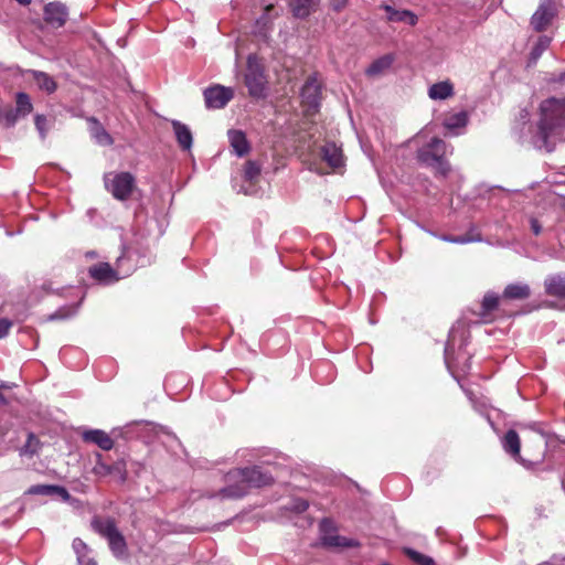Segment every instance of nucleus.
Returning a JSON list of instances; mask_svg holds the SVG:
<instances>
[{
    "instance_id": "nucleus-1",
    "label": "nucleus",
    "mask_w": 565,
    "mask_h": 565,
    "mask_svg": "<svg viewBox=\"0 0 565 565\" xmlns=\"http://www.w3.org/2000/svg\"><path fill=\"white\" fill-rule=\"evenodd\" d=\"M225 478L228 484L209 498L220 495L222 499H241L248 494L250 488H264L275 483L271 473L259 466L233 469Z\"/></svg>"
},
{
    "instance_id": "nucleus-2",
    "label": "nucleus",
    "mask_w": 565,
    "mask_h": 565,
    "mask_svg": "<svg viewBox=\"0 0 565 565\" xmlns=\"http://www.w3.org/2000/svg\"><path fill=\"white\" fill-rule=\"evenodd\" d=\"M541 118L537 124L536 138L540 140L539 148L552 152L555 142L552 137H558L565 129V98L550 97L540 104Z\"/></svg>"
},
{
    "instance_id": "nucleus-3",
    "label": "nucleus",
    "mask_w": 565,
    "mask_h": 565,
    "mask_svg": "<svg viewBox=\"0 0 565 565\" xmlns=\"http://www.w3.org/2000/svg\"><path fill=\"white\" fill-rule=\"evenodd\" d=\"M501 445L508 455L526 469H534L544 461L547 446L543 440H539V450L535 458H523L521 456V440L519 434L514 429H509L504 434L501 439Z\"/></svg>"
},
{
    "instance_id": "nucleus-4",
    "label": "nucleus",
    "mask_w": 565,
    "mask_h": 565,
    "mask_svg": "<svg viewBox=\"0 0 565 565\" xmlns=\"http://www.w3.org/2000/svg\"><path fill=\"white\" fill-rule=\"evenodd\" d=\"M244 83L250 97L263 99L267 96V77L264 67L253 56L247 58V68L244 76Z\"/></svg>"
},
{
    "instance_id": "nucleus-5",
    "label": "nucleus",
    "mask_w": 565,
    "mask_h": 565,
    "mask_svg": "<svg viewBox=\"0 0 565 565\" xmlns=\"http://www.w3.org/2000/svg\"><path fill=\"white\" fill-rule=\"evenodd\" d=\"M110 192L113 198L120 202L140 200L142 196L136 177L130 172L116 173L110 182Z\"/></svg>"
},
{
    "instance_id": "nucleus-6",
    "label": "nucleus",
    "mask_w": 565,
    "mask_h": 565,
    "mask_svg": "<svg viewBox=\"0 0 565 565\" xmlns=\"http://www.w3.org/2000/svg\"><path fill=\"white\" fill-rule=\"evenodd\" d=\"M322 85L318 81V74L309 75L301 87V103L307 108V113L315 114L319 110L321 102Z\"/></svg>"
},
{
    "instance_id": "nucleus-7",
    "label": "nucleus",
    "mask_w": 565,
    "mask_h": 565,
    "mask_svg": "<svg viewBox=\"0 0 565 565\" xmlns=\"http://www.w3.org/2000/svg\"><path fill=\"white\" fill-rule=\"evenodd\" d=\"M558 10L555 0H541L536 11L531 17L530 24L536 32H543L557 17Z\"/></svg>"
},
{
    "instance_id": "nucleus-8",
    "label": "nucleus",
    "mask_w": 565,
    "mask_h": 565,
    "mask_svg": "<svg viewBox=\"0 0 565 565\" xmlns=\"http://www.w3.org/2000/svg\"><path fill=\"white\" fill-rule=\"evenodd\" d=\"M205 106L211 109L224 108L234 97V90L231 87L214 85L203 92Z\"/></svg>"
},
{
    "instance_id": "nucleus-9",
    "label": "nucleus",
    "mask_w": 565,
    "mask_h": 565,
    "mask_svg": "<svg viewBox=\"0 0 565 565\" xmlns=\"http://www.w3.org/2000/svg\"><path fill=\"white\" fill-rule=\"evenodd\" d=\"M108 545L114 554V556L118 559H127L129 557V552L127 547V543L122 534L117 530L114 521L108 519Z\"/></svg>"
},
{
    "instance_id": "nucleus-10",
    "label": "nucleus",
    "mask_w": 565,
    "mask_h": 565,
    "mask_svg": "<svg viewBox=\"0 0 565 565\" xmlns=\"http://www.w3.org/2000/svg\"><path fill=\"white\" fill-rule=\"evenodd\" d=\"M380 9L385 11V19L390 23H405L414 26L418 22V17L411 10L396 9L395 7L386 3L381 4Z\"/></svg>"
},
{
    "instance_id": "nucleus-11",
    "label": "nucleus",
    "mask_w": 565,
    "mask_h": 565,
    "mask_svg": "<svg viewBox=\"0 0 565 565\" xmlns=\"http://www.w3.org/2000/svg\"><path fill=\"white\" fill-rule=\"evenodd\" d=\"M68 13L66 7L61 2H51L44 8V20L54 28L65 24Z\"/></svg>"
},
{
    "instance_id": "nucleus-12",
    "label": "nucleus",
    "mask_w": 565,
    "mask_h": 565,
    "mask_svg": "<svg viewBox=\"0 0 565 565\" xmlns=\"http://www.w3.org/2000/svg\"><path fill=\"white\" fill-rule=\"evenodd\" d=\"M332 525V522L328 519H323L320 523V529L324 533L321 536V543L328 547H352L355 544L352 540H349L344 536L337 534H328L329 527Z\"/></svg>"
},
{
    "instance_id": "nucleus-13",
    "label": "nucleus",
    "mask_w": 565,
    "mask_h": 565,
    "mask_svg": "<svg viewBox=\"0 0 565 565\" xmlns=\"http://www.w3.org/2000/svg\"><path fill=\"white\" fill-rule=\"evenodd\" d=\"M502 296L500 297L494 291H487L482 298L479 317L486 321H492V312L500 309Z\"/></svg>"
},
{
    "instance_id": "nucleus-14",
    "label": "nucleus",
    "mask_w": 565,
    "mask_h": 565,
    "mask_svg": "<svg viewBox=\"0 0 565 565\" xmlns=\"http://www.w3.org/2000/svg\"><path fill=\"white\" fill-rule=\"evenodd\" d=\"M417 159L426 166L437 167L443 175H446L450 170L448 162L437 157V154L430 149L429 145L418 150Z\"/></svg>"
},
{
    "instance_id": "nucleus-15",
    "label": "nucleus",
    "mask_w": 565,
    "mask_h": 565,
    "mask_svg": "<svg viewBox=\"0 0 565 565\" xmlns=\"http://www.w3.org/2000/svg\"><path fill=\"white\" fill-rule=\"evenodd\" d=\"M71 297L77 298V302L60 307L55 312L47 316L46 320H66L74 317L85 295L79 289H77Z\"/></svg>"
},
{
    "instance_id": "nucleus-16",
    "label": "nucleus",
    "mask_w": 565,
    "mask_h": 565,
    "mask_svg": "<svg viewBox=\"0 0 565 565\" xmlns=\"http://www.w3.org/2000/svg\"><path fill=\"white\" fill-rule=\"evenodd\" d=\"M544 290L547 296L565 299V275L556 274L546 277Z\"/></svg>"
},
{
    "instance_id": "nucleus-17",
    "label": "nucleus",
    "mask_w": 565,
    "mask_h": 565,
    "mask_svg": "<svg viewBox=\"0 0 565 565\" xmlns=\"http://www.w3.org/2000/svg\"><path fill=\"white\" fill-rule=\"evenodd\" d=\"M228 139L233 151L238 157H244L250 151V145L242 130H228Z\"/></svg>"
},
{
    "instance_id": "nucleus-18",
    "label": "nucleus",
    "mask_w": 565,
    "mask_h": 565,
    "mask_svg": "<svg viewBox=\"0 0 565 565\" xmlns=\"http://www.w3.org/2000/svg\"><path fill=\"white\" fill-rule=\"evenodd\" d=\"M171 125L180 148L182 150H190L193 145V136L190 128L179 120H172Z\"/></svg>"
},
{
    "instance_id": "nucleus-19",
    "label": "nucleus",
    "mask_w": 565,
    "mask_h": 565,
    "mask_svg": "<svg viewBox=\"0 0 565 565\" xmlns=\"http://www.w3.org/2000/svg\"><path fill=\"white\" fill-rule=\"evenodd\" d=\"M321 158L333 169L343 166L342 150L334 142H327L321 147Z\"/></svg>"
},
{
    "instance_id": "nucleus-20",
    "label": "nucleus",
    "mask_w": 565,
    "mask_h": 565,
    "mask_svg": "<svg viewBox=\"0 0 565 565\" xmlns=\"http://www.w3.org/2000/svg\"><path fill=\"white\" fill-rule=\"evenodd\" d=\"M531 296V288L527 284H509L502 292L504 300H525Z\"/></svg>"
},
{
    "instance_id": "nucleus-21",
    "label": "nucleus",
    "mask_w": 565,
    "mask_h": 565,
    "mask_svg": "<svg viewBox=\"0 0 565 565\" xmlns=\"http://www.w3.org/2000/svg\"><path fill=\"white\" fill-rule=\"evenodd\" d=\"M110 64L111 74L115 76L116 89H119L122 93L131 90V84L126 76L125 67L119 63V61H115L114 58H111Z\"/></svg>"
},
{
    "instance_id": "nucleus-22",
    "label": "nucleus",
    "mask_w": 565,
    "mask_h": 565,
    "mask_svg": "<svg viewBox=\"0 0 565 565\" xmlns=\"http://www.w3.org/2000/svg\"><path fill=\"white\" fill-rule=\"evenodd\" d=\"M454 94V85L448 79L435 83L428 89V96L434 100H444L449 97H452Z\"/></svg>"
},
{
    "instance_id": "nucleus-23",
    "label": "nucleus",
    "mask_w": 565,
    "mask_h": 565,
    "mask_svg": "<svg viewBox=\"0 0 565 565\" xmlns=\"http://www.w3.org/2000/svg\"><path fill=\"white\" fill-rule=\"evenodd\" d=\"M77 289L73 287L67 288H53V282L51 280H47L43 282L40 287H34L32 290V294L36 296L38 298L43 297L44 295H51L56 294L61 297H68L72 296Z\"/></svg>"
},
{
    "instance_id": "nucleus-24",
    "label": "nucleus",
    "mask_w": 565,
    "mask_h": 565,
    "mask_svg": "<svg viewBox=\"0 0 565 565\" xmlns=\"http://www.w3.org/2000/svg\"><path fill=\"white\" fill-rule=\"evenodd\" d=\"M28 493L30 494H41V495H60L63 500H68L70 493L68 491L61 486H53V484H35L32 486Z\"/></svg>"
},
{
    "instance_id": "nucleus-25",
    "label": "nucleus",
    "mask_w": 565,
    "mask_h": 565,
    "mask_svg": "<svg viewBox=\"0 0 565 565\" xmlns=\"http://www.w3.org/2000/svg\"><path fill=\"white\" fill-rule=\"evenodd\" d=\"M319 0H290L289 6L296 18H307L316 8Z\"/></svg>"
},
{
    "instance_id": "nucleus-26",
    "label": "nucleus",
    "mask_w": 565,
    "mask_h": 565,
    "mask_svg": "<svg viewBox=\"0 0 565 565\" xmlns=\"http://www.w3.org/2000/svg\"><path fill=\"white\" fill-rule=\"evenodd\" d=\"M262 173V164L256 160H247L244 164L243 179L250 185L256 184Z\"/></svg>"
},
{
    "instance_id": "nucleus-27",
    "label": "nucleus",
    "mask_w": 565,
    "mask_h": 565,
    "mask_svg": "<svg viewBox=\"0 0 565 565\" xmlns=\"http://www.w3.org/2000/svg\"><path fill=\"white\" fill-rule=\"evenodd\" d=\"M551 44V39L546 35H542L539 38L537 42L533 46V49L530 52L529 55V63L527 65H534L536 64L537 60L541 57L543 52L548 49Z\"/></svg>"
},
{
    "instance_id": "nucleus-28",
    "label": "nucleus",
    "mask_w": 565,
    "mask_h": 565,
    "mask_svg": "<svg viewBox=\"0 0 565 565\" xmlns=\"http://www.w3.org/2000/svg\"><path fill=\"white\" fill-rule=\"evenodd\" d=\"M33 79L40 89L51 94L56 89V83L54 79L44 72L33 71Z\"/></svg>"
},
{
    "instance_id": "nucleus-29",
    "label": "nucleus",
    "mask_w": 565,
    "mask_h": 565,
    "mask_svg": "<svg viewBox=\"0 0 565 565\" xmlns=\"http://www.w3.org/2000/svg\"><path fill=\"white\" fill-rule=\"evenodd\" d=\"M21 117H25L33 110V105L31 103V98L26 93L19 92L15 95V108H14Z\"/></svg>"
},
{
    "instance_id": "nucleus-30",
    "label": "nucleus",
    "mask_w": 565,
    "mask_h": 565,
    "mask_svg": "<svg viewBox=\"0 0 565 565\" xmlns=\"http://www.w3.org/2000/svg\"><path fill=\"white\" fill-rule=\"evenodd\" d=\"M403 554L417 565H436L434 558L412 547H403Z\"/></svg>"
},
{
    "instance_id": "nucleus-31",
    "label": "nucleus",
    "mask_w": 565,
    "mask_h": 565,
    "mask_svg": "<svg viewBox=\"0 0 565 565\" xmlns=\"http://www.w3.org/2000/svg\"><path fill=\"white\" fill-rule=\"evenodd\" d=\"M393 63V57L391 55H384L377 60H375L366 70L367 75H379L383 71L391 67Z\"/></svg>"
},
{
    "instance_id": "nucleus-32",
    "label": "nucleus",
    "mask_w": 565,
    "mask_h": 565,
    "mask_svg": "<svg viewBox=\"0 0 565 565\" xmlns=\"http://www.w3.org/2000/svg\"><path fill=\"white\" fill-rule=\"evenodd\" d=\"M40 448H41L40 439L33 433H29L25 444L20 449V455L32 457L35 454H38Z\"/></svg>"
},
{
    "instance_id": "nucleus-33",
    "label": "nucleus",
    "mask_w": 565,
    "mask_h": 565,
    "mask_svg": "<svg viewBox=\"0 0 565 565\" xmlns=\"http://www.w3.org/2000/svg\"><path fill=\"white\" fill-rule=\"evenodd\" d=\"M83 439L84 441L96 444L103 450H106V433L104 430H86L83 433Z\"/></svg>"
},
{
    "instance_id": "nucleus-34",
    "label": "nucleus",
    "mask_w": 565,
    "mask_h": 565,
    "mask_svg": "<svg viewBox=\"0 0 565 565\" xmlns=\"http://www.w3.org/2000/svg\"><path fill=\"white\" fill-rule=\"evenodd\" d=\"M108 476H111V478L119 483L125 482L127 477L126 463L119 460L113 466H108Z\"/></svg>"
},
{
    "instance_id": "nucleus-35",
    "label": "nucleus",
    "mask_w": 565,
    "mask_h": 565,
    "mask_svg": "<svg viewBox=\"0 0 565 565\" xmlns=\"http://www.w3.org/2000/svg\"><path fill=\"white\" fill-rule=\"evenodd\" d=\"M468 122V115L466 111L454 114L445 119V126L449 129L465 127Z\"/></svg>"
},
{
    "instance_id": "nucleus-36",
    "label": "nucleus",
    "mask_w": 565,
    "mask_h": 565,
    "mask_svg": "<svg viewBox=\"0 0 565 565\" xmlns=\"http://www.w3.org/2000/svg\"><path fill=\"white\" fill-rule=\"evenodd\" d=\"M19 117H21V115L12 107L0 111V121L4 122L7 127L14 126Z\"/></svg>"
},
{
    "instance_id": "nucleus-37",
    "label": "nucleus",
    "mask_w": 565,
    "mask_h": 565,
    "mask_svg": "<svg viewBox=\"0 0 565 565\" xmlns=\"http://www.w3.org/2000/svg\"><path fill=\"white\" fill-rule=\"evenodd\" d=\"M89 276L97 281L106 280V263H99L88 269Z\"/></svg>"
},
{
    "instance_id": "nucleus-38",
    "label": "nucleus",
    "mask_w": 565,
    "mask_h": 565,
    "mask_svg": "<svg viewBox=\"0 0 565 565\" xmlns=\"http://www.w3.org/2000/svg\"><path fill=\"white\" fill-rule=\"evenodd\" d=\"M430 149L437 154V157H439L441 160H445V154H446V143L444 140L437 138V137H434L429 142H428Z\"/></svg>"
},
{
    "instance_id": "nucleus-39",
    "label": "nucleus",
    "mask_w": 565,
    "mask_h": 565,
    "mask_svg": "<svg viewBox=\"0 0 565 565\" xmlns=\"http://www.w3.org/2000/svg\"><path fill=\"white\" fill-rule=\"evenodd\" d=\"M34 125H35V128L38 129L39 134L41 135V138L44 139L46 137V134L49 130L46 116L38 114L34 117Z\"/></svg>"
},
{
    "instance_id": "nucleus-40",
    "label": "nucleus",
    "mask_w": 565,
    "mask_h": 565,
    "mask_svg": "<svg viewBox=\"0 0 565 565\" xmlns=\"http://www.w3.org/2000/svg\"><path fill=\"white\" fill-rule=\"evenodd\" d=\"M308 508H309V503L305 499H295L288 507V509L290 511L296 512V513H302V512L307 511Z\"/></svg>"
},
{
    "instance_id": "nucleus-41",
    "label": "nucleus",
    "mask_w": 565,
    "mask_h": 565,
    "mask_svg": "<svg viewBox=\"0 0 565 565\" xmlns=\"http://www.w3.org/2000/svg\"><path fill=\"white\" fill-rule=\"evenodd\" d=\"M124 434H125V431L122 428L111 429V431L108 434V446H107L108 451L115 447V443L119 437L124 438Z\"/></svg>"
},
{
    "instance_id": "nucleus-42",
    "label": "nucleus",
    "mask_w": 565,
    "mask_h": 565,
    "mask_svg": "<svg viewBox=\"0 0 565 565\" xmlns=\"http://www.w3.org/2000/svg\"><path fill=\"white\" fill-rule=\"evenodd\" d=\"M93 530L99 533L103 537L106 536V522L103 521L99 516H95L90 523Z\"/></svg>"
},
{
    "instance_id": "nucleus-43",
    "label": "nucleus",
    "mask_w": 565,
    "mask_h": 565,
    "mask_svg": "<svg viewBox=\"0 0 565 565\" xmlns=\"http://www.w3.org/2000/svg\"><path fill=\"white\" fill-rule=\"evenodd\" d=\"M444 239L447 242H450V243H456V244H467L472 241H479L480 238L475 239L468 235H459V236H445Z\"/></svg>"
},
{
    "instance_id": "nucleus-44",
    "label": "nucleus",
    "mask_w": 565,
    "mask_h": 565,
    "mask_svg": "<svg viewBox=\"0 0 565 565\" xmlns=\"http://www.w3.org/2000/svg\"><path fill=\"white\" fill-rule=\"evenodd\" d=\"M13 322L8 318H0V339L8 335Z\"/></svg>"
},
{
    "instance_id": "nucleus-45",
    "label": "nucleus",
    "mask_w": 565,
    "mask_h": 565,
    "mask_svg": "<svg viewBox=\"0 0 565 565\" xmlns=\"http://www.w3.org/2000/svg\"><path fill=\"white\" fill-rule=\"evenodd\" d=\"M530 226H531V231L533 232L534 235H540L542 233V225L541 223L539 222L537 218L535 217H531L530 218Z\"/></svg>"
},
{
    "instance_id": "nucleus-46",
    "label": "nucleus",
    "mask_w": 565,
    "mask_h": 565,
    "mask_svg": "<svg viewBox=\"0 0 565 565\" xmlns=\"http://www.w3.org/2000/svg\"><path fill=\"white\" fill-rule=\"evenodd\" d=\"M348 4V0H330V7L337 11L340 12L343 10Z\"/></svg>"
},
{
    "instance_id": "nucleus-47",
    "label": "nucleus",
    "mask_w": 565,
    "mask_h": 565,
    "mask_svg": "<svg viewBox=\"0 0 565 565\" xmlns=\"http://www.w3.org/2000/svg\"><path fill=\"white\" fill-rule=\"evenodd\" d=\"M90 122V131H92V135L96 138H99V126H98V122L95 120V119H90L89 120Z\"/></svg>"
},
{
    "instance_id": "nucleus-48",
    "label": "nucleus",
    "mask_w": 565,
    "mask_h": 565,
    "mask_svg": "<svg viewBox=\"0 0 565 565\" xmlns=\"http://www.w3.org/2000/svg\"><path fill=\"white\" fill-rule=\"evenodd\" d=\"M107 273H108V282L116 281L119 279L116 271L109 265H108Z\"/></svg>"
},
{
    "instance_id": "nucleus-49",
    "label": "nucleus",
    "mask_w": 565,
    "mask_h": 565,
    "mask_svg": "<svg viewBox=\"0 0 565 565\" xmlns=\"http://www.w3.org/2000/svg\"><path fill=\"white\" fill-rule=\"evenodd\" d=\"M551 82H554V83H565V72L564 73H561L557 77H553L551 79Z\"/></svg>"
},
{
    "instance_id": "nucleus-50",
    "label": "nucleus",
    "mask_w": 565,
    "mask_h": 565,
    "mask_svg": "<svg viewBox=\"0 0 565 565\" xmlns=\"http://www.w3.org/2000/svg\"><path fill=\"white\" fill-rule=\"evenodd\" d=\"M0 387H6V386L4 385H0ZM6 404H7V398L0 392V405H6Z\"/></svg>"
},
{
    "instance_id": "nucleus-51",
    "label": "nucleus",
    "mask_w": 565,
    "mask_h": 565,
    "mask_svg": "<svg viewBox=\"0 0 565 565\" xmlns=\"http://www.w3.org/2000/svg\"><path fill=\"white\" fill-rule=\"evenodd\" d=\"M537 445H539V441L534 444V447H535V451L534 452H531L529 454V456L526 458H535L536 454H537Z\"/></svg>"
},
{
    "instance_id": "nucleus-52",
    "label": "nucleus",
    "mask_w": 565,
    "mask_h": 565,
    "mask_svg": "<svg viewBox=\"0 0 565 565\" xmlns=\"http://www.w3.org/2000/svg\"><path fill=\"white\" fill-rule=\"evenodd\" d=\"M96 256H97V254L95 252H87L85 254V257L88 259H94Z\"/></svg>"
},
{
    "instance_id": "nucleus-53",
    "label": "nucleus",
    "mask_w": 565,
    "mask_h": 565,
    "mask_svg": "<svg viewBox=\"0 0 565 565\" xmlns=\"http://www.w3.org/2000/svg\"><path fill=\"white\" fill-rule=\"evenodd\" d=\"M21 6H28L31 3V0H15Z\"/></svg>"
},
{
    "instance_id": "nucleus-54",
    "label": "nucleus",
    "mask_w": 565,
    "mask_h": 565,
    "mask_svg": "<svg viewBox=\"0 0 565 565\" xmlns=\"http://www.w3.org/2000/svg\"><path fill=\"white\" fill-rule=\"evenodd\" d=\"M470 366H471L470 358H468L466 363H465L463 371H468L470 369Z\"/></svg>"
},
{
    "instance_id": "nucleus-55",
    "label": "nucleus",
    "mask_w": 565,
    "mask_h": 565,
    "mask_svg": "<svg viewBox=\"0 0 565 565\" xmlns=\"http://www.w3.org/2000/svg\"><path fill=\"white\" fill-rule=\"evenodd\" d=\"M117 43H118V45H119L120 47H125V46H126V40H125V39H121V38H120V39H118Z\"/></svg>"
},
{
    "instance_id": "nucleus-56",
    "label": "nucleus",
    "mask_w": 565,
    "mask_h": 565,
    "mask_svg": "<svg viewBox=\"0 0 565 565\" xmlns=\"http://www.w3.org/2000/svg\"><path fill=\"white\" fill-rule=\"evenodd\" d=\"M84 565H97V563L94 559H87Z\"/></svg>"
},
{
    "instance_id": "nucleus-57",
    "label": "nucleus",
    "mask_w": 565,
    "mask_h": 565,
    "mask_svg": "<svg viewBox=\"0 0 565 565\" xmlns=\"http://www.w3.org/2000/svg\"><path fill=\"white\" fill-rule=\"evenodd\" d=\"M445 354H446V362L447 364L449 365V361H448V348L446 347L445 349Z\"/></svg>"
},
{
    "instance_id": "nucleus-58",
    "label": "nucleus",
    "mask_w": 565,
    "mask_h": 565,
    "mask_svg": "<svg viewBox=\"0 0 565 565\" xmlns=\"http://www.w3.org/2000/svg\"><path fill=\"white\" fill-rule=\"evenodd\" d=\"M523 113H524V115H521V118L526 119V117H527V113H526L525 110H523Z\"/></svg>"
},
{
    "instance_id": "nucleus-59",
    "label": "nucleus",
    "mask_w": 565,
    "mask_h": 565,
    "mask_svg": "<svg viewBox=\"0 0 565 565\" xmlns=\"http://www.w3.org/2000/svg\"><path fill=\"white\" fill-rule=\"evenodd\" d=\"M243 192H244L245 194H250V193H252L248 189H243Z\"/></svg>"
},
{
    "instance_id": "nucleus-60",
    "label": "nucleus",
    "mask_w": 565,
    "mask_h": 565,
    "mask_svg": "<svg viewBox=\"0 0 565 565\" xmlns=\"http://www.w3.org/2000/svg\"><path fill=\"white\" fill-rule=\"evenodd\" d=\"M271 9H273V4H269V6L266 7V11H269Z\"/></svg>"
},
{
    "instance_id": "nucleus-61",
    "label": "nucleus",
    "mask_w": 565,
    "mask_h": 565,
    "mask_svg": "<svg viewBox=\"0 0 565 565\" xmlns=\"http://www.w3.org/2000/svg\"><path fill=\"white\" fill-rule=\"evenodd\" d=\"M107 140H108V145L113 142V139H111V137L109 135L107 137Z\"/></svg>"
},
{
    "instance_id": "nucleus-62",
    "label": "nucleus",
    "mask_w": 565,
    "mask_h": 565,
    "mask_svg": "<svg viewBox=\"0 0 565 565\" xmlns=\"http://www.w3.org/2000/svg\"><path fill=\"white\" fill-rule=\"evenodd\" d=\"M77 559H78L79 563H84V559H83L82 556H78Z\"/></svg>"
}]
</instances>
